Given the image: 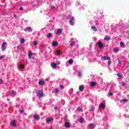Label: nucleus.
<instances>
[{"label": "nucleus", "instance_id": "aec40b11", "mask_svg": "<svg viewBox=\"0 0 129 129\" xmlns=\"http://www.w3.org/2000/svg\"><path fill=\"white\" fill-rule=\"evenodd\" d=\"M96 85V82H92L90 83L91 86H95Z\"/></svg>", "mask_w": 129, "mask_h": 129}, {"label": "nucleus", "instance_id": "20e7f679", "mask_svg": "<svg viewBox=\"0 0 129 129\" xmlns=\"http://www.w3.org/2000/svg\"><path fill=\"white\" fill-rule=\"evenodd\" d=\"M2 50L3 51H5V50H6V49H7V42H4L2 44Z\"/></svg>", "mask_w": 129, "mask_h": 129}, {"label": "nucleus", "instance_id": "79ce46f5", "mask_svg": "<svg viewBox=\"0 0 129 129\" xmlns=\"http://www.w3.org/2000/svg\"><path fill=\"white\" fill-rule=\"evenodd\" d=\"M51 10H55V7L53 6H51Z\"/></svg>", "mask_w": 129, "mask_h": 129}, {"label": "nucleus", "instance_id": "9b49d317", "mask_svg": "<svg viewBox=\"0 0 129 129\" xmlns=\"http://www.w3.org/2000/svg\"><path fill=\"white\" fill-rule=\"evenodd\" d=\"M19 68H20L19 69L20 71H23V69L25 68V66H24L23 64H19Z\"/></svg>", "mask_w": 129, "mask_h": 129}, {"label": "nucleus", "instance_id": "052dcab7", "mask_svg": "<svg viewBox=\"0 0 129 129\" xmlns=\"http://www.w3.org/2000/svg\"><path fill=\"white\" fill-rule=\"evenodd\" d=\"M50 1H52V0H50Z\"/></svg>", "mask_w": 129, "mask_h": 129}, {"label": "nucleus", "instance_id": "de8ad7c7", "mask_svg": "<svg viewBox=\"0 0 129 129\" xmlns=\"http://www.w3.org/2000/svg\"><path fill=\"white\" fill-rule=\"evenodd\" d=\"M20 113H23V112H24V111H23L22 110H20Z\"/></svg>", "mask_w": 129, "mask_h": 129}, {"label": "nucleus", "instance_id": "a19ab883", "mask_svg": "<svg viewBox=\"0 0 129 129\" xmlns=\"http://www.w3.org/2000/svg\"><path fill=\"white\" fill-rule=\"evenodd\" d=\"M117 76H118V77H119L120 78V77H121V74H117Z\"/></svg>", "mask_w": 129, "mask_h": 129}, {"label": "nucleus", "instance_id": "13d9d810", "mask_svg": "<svg viewBox=\"0 0 129 129\" xmlns=\"http://www.w3.org/2000/svg\"><path fill=\"white\" fill-rule=\"evenodd\" d=\"M79 6L80 5V3L78 2Z\"/></svg>", "mask_w": 129, "mask_h": 129}, {"label": "nucleus", "instance_id": "0eeeda50", "mask_svg": "<svg viewBox=\"0 0 129 129\" xmlns=\"http://www.w3.org/2000/svg\"><path fill=\"white\" fill-rule=\"evenodd\" d=\"M62 33V29H57V31H55V34L57 35H60Z\"/></svg>", "mask_w": 129, "mask_h": 129}, {"label": "nucleus", "instance_id": "ddd939ff", "mask_svg": "<svg viewBox=\"0 0 129 129\" xmlns=\"http://www.w3.org/2000/svg\"><path fill=\"white\" fill-rule=\"evenodd\" d=\"M33 118L36 120H39V119H40V116L38 115H34Z\"/></svg>", "mask_w": 129, "mask_h": 129}, {"label": "nucleus", "instance_id": "58836bf2", "mask_svg": "<svg viewBox=\"0 0 129 129\" xmlns=\"http://www.w3.org/2000/svg\"><path fill=\"white\" fill-rule=\"evenodd\" d=\"M83 122V119L82 118V117H81L80 118V122H81V123H82Z\"/></svg>", "mask_w": 129, "mask_h": 129}, {"label": "nucleus", "instance_id": "f704fd0d", "mask_svg": "<svg viewBox=\"0 0 129 129\" xmlns=\"http://www.w3.org/2000/svg\"><path fill=\"white\" fill-rule=\"evenodd\" d=\"M47 38H51V37H52V35L51 34V33H48L47 35Z\"/></svg>", "mask_w": 129, "mask_h": 129}, {"label": "nucleus", "instance_id": "f257e3e1", "mask_svg": "<svg viewBox=\"0 0 129 129\" xmlns=\"http://www.w3.org/2000/svg\"><path fill=\"white\" fill-rule=\"evenodd\" d=\"M37 96L38 97V98H42L44 96V92L43 90H39L37 93Z\"/></svg>", "mask_w": 129, "mask_h": 129}, {"label": "nucleus", "instance_id": "8fccbe9b", "mask_svg": "<svg viewBox=\"0 0 129 129\" xmlns=\"http://www.w3.org/2000/svg\"><path fill=\"white\" fill-rule=\"evenodd\" d=\"M3 83V80L0 79V84H2Z\"/></svg>", "mask_w": 129, "mask_h": 129}, {"label": "nucleus", "instance_id": "bb28decb", "mask_svg": "<svg viewBox=\"0 0 129 129\" xmlns=\"http://www.w3.org/2000/svg\"><path fill=\"white\" fill-rule=\"evenodd\" d=\"M16 92H15V91H12V92L11 93V96H16Z\"/></svg>", "mask_w": 129, "mask_h": 129}, {"label": "nucleus", "instance_id": "7c9ffc66", "mask_svg": "<svg viewBox=\"0 0 129 129\" xmlns=\"http://www.w3.org/2000/svg\"><path fill=\"white\" fill-rule=\"evenodd\" d=\"M77 110L78 111H81L82 110V108L81 107H78Z\"/></svg>", "mask_w": 129, "mask_h": 129}, {"label": "nucleus", "instance_id": "2f4dec72", "mask_svg": "<svg viewBox=\"0 0 129 129\" xmlns=\"http://www.w3.org/2000/svg\"><path fill=\"white\" fill-rule=\"evenodd\" d=\"M39 7V5L38 4H35L32 5V8H38Z\"/></svg>", "mask_w": 129, "mask_h": 129}, {"label": "nucleus", "instance_id": "09e8293b", "mask_svg": "<svg viewBox=\"0 0 129 129\" xmlns=\"http://www.w3.org/2000/svg\"><path fill=\"white\" fill-rule=\"evenodd\" d=\"M4 55L0 56V60L3 59L4 58Z\"/></svg>", "mask_w": 129, "mask_h": 129}, {"label": "nucleus", "instance_id": "423d86ee", "mask_svg": "<svg viewBox=\"0 0 129 129\" xmlns=\"http://www.w3.org/2000/svg\"><path fill=\"white\" fill-rule=\"evenodd\" d=\"M64 126L67 127V128H69L70 126H71V125L70 124V123L68 122H66L64 123Z\"/></svg>", "mask_w": 129, "mask_h": 129}, {"label": "nucleus", "instance_id": "412c9836", "mask_svg": "<svg viewBox=\"0 0 129 129\" xmlns=\"http://www.w3.org/2000/svg\"><path fill=\"white\" fill-rule=\"evenodd\" d=\"M51 67L52 68H56V67H57V64H56V63L53 62L52 63H51Z\"/></svg>", "mask_w": 129, "mask_h": 129}, {"label": "nucleus", "instance_id": "5701e85b", "mask_svg": "<svg viewBox=\"0 0 129 129\" xmlns=\"http://www.w3.org/2000/svg\"><path fill=\"white\" fill-rule=\"evenodd\" d=\"M53 92L56 94L58 93V92H59V89L57 88L54 89V90H53Z\"/></svg>", "mask_w": 129, "mask_h": 129}, {"label": "nucleus", "instance_id": "a878e982", "mask_svg": "<svg viewBox=\"0 0 129 129\" xmlns=\"http://www.w3.org/2000/svg\"><path fill=\"white\" fill-rule=\"evenodd\" d=\"M120 47H122V48H124V43L122 42H120Z\"/></svg>", "mask_w": 129, "mask_h": 129}, {"label": "nucleus", "instance_id": "f03ea898", "mask_svg": "<svg viewBox=\"0 0 129 129\" xmlns=\"http://www.w3.org/2000/svg\"><path fill=\"white\" fill-rule=\"evenodd\" d=\"M101 59L103 61H106V60H108L109 61H110V57L107 56H102L101 57Z\"/></svg>", "mask_w": 129, "mask_h": 129}, {"label": "nucleus", "instance_id": "c9c22d12", "mask_svg": "<svg viewBox=\"0 0 129 129\" xmlns=\"http://www.w3.org/2000/svg\"><path fill=\"white\" fill-rule=\"evenodd\" d=\"M56 55H57V56H59V55H60V51H59V50H56Z\"/></svg>", "mask_w": 129, "mask_h": 129}, {"label": "nucleus", "instance_id": "6e6d98bb", "mask_svg": "<svg viewBox=\"0 0 129 129\" xmlns=\"http://www.w3.org/2000/svg\"><path fill=\"white\" fill-rule=\"evenodd\" d=\"M118 64H119V63H120V59L118 60Z\"/></svg>", "mask_w": 129, "mask_h": 129}, {"label": "nucleus", "instance_id": "72a5a7b5", "mask_svg": "<svg viewBox=\"0 0 129 129\" xmlns=\"http://www.w3.org/2000/svg\"><path fill=\"white\" fill-rule=\"evenodd\" d=\"M33 45H34V46H37V45H38V42L36 41H34Z\"/></svg>", "mask_w": 129, "mask_h": 129}, {"label": "nucleus", "instance_id": "3c124183", "mask_svg": "<svg viewBox=\"0 0 129 129\" xmlns=\"http://www.w3.org/2000/svg\"><path fill=\"white\" fill-rule=\"evenodd\" d=\"M19 10L20 11H23V7H20Z\"/></svg>", "mask_w": 129, "mask_h": 129}, {"label": "nucleus", "instance_id": "f8f14e48", "mask_svg": "<svg viewBox=\"0 0 129 129\" xmlns=\"http://www.w3.org/2000/svg\"><path fill=\"white\" fill-rule=\"evenodd\" d=\"M99 108L104 109L105 108V105H104V103H101L99 106Z\"/></svg>", "mask_w": 129, "mask_h": 129}, {"label": "nucleus", "instance_id": "4be33fe9", "mask_svg": "<svg viewBox=\"0 0 129 129\" xmlns=\"http://www.w3.org/2000/svg\"><path fill=\"white\" fill-rule=\"evenodd\" d=\"M104 40L105 41H109V40H110V37H105L104 38Z\"/></svg>", "mask_w": 129, "mask_h": 129}, {"label": "nucleus", "instance_id": "4d7b16f0", "mask_svg": "<svg viewBox=\"0 0 129 129\" xmlns=\"http://www.w3.org/2000/svg\"><path fill=\"white\" fill-rule=\"evenodd\" d=\"M14 16L15 18H17V16L15 14L14 15Z\"/></svg>", "mask_w": 129, "mask_h": 129}, {"label": "nucleus", "instance_id": "c756f323", "mask_svg": "<svg viewBox=\"0 0 129 129\" xmlns=\"http://www.w3.org/2000/svg\"><path fill=\"white\" fill-rule=\"evenodd\" d=\"M68 62L69 64H72L73 63V59H70L69 60Z\"/></svg>", "mask_w": 129, "mask_h": 129}, {"label": "nucleus", "instance_id": "cd10ccee", "mask_svg": "<svg viewBox=\"0 0 129 129\" xmlns=\"http://www.w3.org/2000/svg\"><path fill=\"white\" fill-rule=\"evenodd\" d=\"M128 100H127V99H122L121 101H120V102H124V103H125V102H127Z\"/></svg>", "mask_w": 129, "mask_h": 129}, {"label": "nucleus", "instance_id": "bf43d9fd", "mask_svg": "<svg viewBox=\"0 0 129 129\" xmlns=\"http://www.w3.org/2000/svg\"><path fill=\"white\" fill-rule=\"evenodd\" d=\"M37 3V2H34V4H36Z\"/></svg>", "mask_w": 129, "mask_h": 129}, {"label": "nucleus", "instance_id": "864d4df0", "mask_svg": "<svg viewBox=\"0 0 129 129\" xmlns=\"http://www.w3.org/2000/svg\"><path fill=\"white\" fill-rule=\"evenodd\" d=\"M58 107L57 106L54 107V109H57Z\"/></svg>", "mask_w": 129, "mask_h": 129}, {"label": "nucleus", "instance_id": "5fc2aeb1", "mask_svg": "<svg viewBox=\"0 0 129 129\" xmlns=\"http://www.w3.org/2000/svg\"><path fill=\"white\" fill-rule=\"evenodd\" d=\"M64 121H65V122H67V119L64 118Z\"/></svg>", "mask_w": 129, "mask_h": 129}, {"label": "nucleus", "instance_id": "603ef678", "mask_svg": "<svg viewBox=\"0 0 129 129\" xmlns=\"http://www.w3.org/2000/svg\"><path fill=\"white\" fill-rule=\"evenodd\" d=\"M93 39L94 41H96V37H93Z\"/></svg>", "mask_w": 129, "mask_h": 129}, {"label": "nucleus", "instance_id": "a211bd4d", "mask_svg": "<svg viewBox=\"0 0 129 129\" xmlns=\"http://www.w3.org/2000/svg\"><path fill=\"white\" fill-rule=\"evenodd\" d=\"M91 29H92V30H93V31H94V32H97V28H96V27H95L94 26H92L91 27Z\"/></svg>", "mask_w": 129, "mask_h": 129}, {"label": "nucleus", "instance_id": "b1692460", "mask_svg": "<svg viewBox=\"0 0 129 129\" xmlns=\"http://www.w3.org/2000/svg\"><path fill=\"white\" fill-rule=\"evenodd\" d=\"M94 110V106L92 105L90 107V111H93Z\"/></svg>", "mask_w": 129, "mask_h": 129}, {"label": "nucleus", "instance_id": "f3484780", "mask_svg": "<svg viewBox=\"0 0 129 129\" xmlns=\"http://www.w3.org/2000/svg\"><path fill=\"white\" fill-rule=\"evenodd\" d=\"M83 89H84V86L81 85L79 86V91H81V92L83 91Z\"/></svg>", "mask_w": 129, "mask_h": 129}, {"label": "nucleus", "instance_id": "ea45409f", "mask_svg": "<svg viewBox=\"0 0 129 129\" xmlns=\"http://www.w3.org/2000/svg\"><path fill=\"white\" fill-rule=\"evenodd\" d=\"M75 42L74 41H72V43L70 44L71 46H73L74 45H75Z\"/></svg>", "mask_w": 129, "mask_h": 129}, {"label": "nucleus", "instance_id": "4c0bfd02", "mask_svg": "<svg viewBox=\"0 0 129 129\" xmlns=\"http://www.w3.org/2000/svg\"><path fill=\"white\" fill-rule=\"evenodd\" d=\"M78 75L79 77H81V72H78Z\"/></svg>", "mask_w": 129, "mask_h": 129}, {"label": "nucleus", "instance_id": "6e6552de", "mask_svg": "<svg viewBox=\"0 0 129 129\" xmlns=\"http://www.w3.org/2000/svg\"><path fill=\"white\" fill-rule=\"evenodd\" d=\"M24 31L25 32H27V31H28V32H32L33 29L31 27H27L25 28Z\"/></svg>", "mask_w": 129, "mask_h": 129}, {"label": "nucleus", "instance_id": "c85d7f7f", "mask_svg": "<svg viewBox=\"0 0 129 129\" xmlns=\"http://www.w3.org/2000/svg\"><path fill=\"white\" fill-rule=\"evenodd\" d=\"M24 42H25V39L24 38L20 39V43H21L22 44H24Z\"/></svg>", "mask_w": 129, "mask_h": 129}, {"label": "nucleus", "instance_id": "7ed1b4c3", "mask_svg": "<svg viewBox=\"0 0 129 129\" xmlns=\"http://www.w3.org/2000/svg\"><path fill=\"white\" fill-rule=\"evenodd\" d=\"M74 22H75L74 17H71L69 21L70 25H71V26H74V23H75Z\"/></svg>", "mask_w": 129, "mask_h": 129}, {"label": "nucleus", "instance_id": "e433bc0d", "mask_svg": "<svg viewBox=\"0 0 129 129\" xmlns=\"http://www.w3.org/2000/svg\"><path fill=\"white\" fill-rule=\"evenodd\" d=\"M17 49L18 50H21V49H22V45H19L17 46Z\"/></svg>", "mask_w": 129, "mask_h": 129}, {"label": "nucleus", "instance_id": "4468645a", "mask_svg": "<svg viewBox=\"0 0 129 129\" xmlns=\"http://www.w3.org/2000/svg\"><path fill=\"white\" fill-rule=\"evenodd\" d=\"M38 84H39V85H44V84H45V82H44L43 80H40L38 82Z\"/></svg>", "mask_w": 129, "mask_h": 129}, {"label": "nucleus", "instance_id": "37998d69", "mask_svg": "<svg viewBox=\"0 0 129 129\" xmlns=\"http://www.w3.org/2000/svg\"><path fill=\"white\" fill-rule=\"evenodd\" d=\"M59 88H61V89H63V88H64V86L63 85H60L59 86Z\"/></svg>", "mask_w": 129, "mask_h": 129}, {"label": "nucleus", "instance_id": "9d476101", "mask_svg": "<svg viewBox=\"0 0 129 129\" xmlns=\"http://www.w3.org/2000/svg\"><path fill=\"white\" fill-rule=\"evenodd\" d=\"M97 44L98 45L99 48H100V49L103 48V44H102V42H99L97 43Z\"/></svg>", "mask_w": 129, "mask_h": 129}, {"label": "nucleus", "instance_id": "393cba45", "mask_svg": "<svg viewBox=\"0 0 129 129\" xmlns=\"http://www.w3.org/2000/svg\"><path fill=\"white\" fill-rule=\"evenodd\" d=\"M32 52L31 51H29V53H28V58L29 59H31V56H32Z\"/></svg>", "mask_w": 129, "mask_h": 129}, {"label": "nucleus", "instance_id": "a18cd8bd", "mask_svg": "<svg viewBox=\"0 0 129 129\" xmlns=\"http://www.w3.org/2000/svg\"><path fill=\"white\" fill-rule=\"evenodd\" d=\"M107 64L108 65H110V64H111V61L110 60L108 61Z\"/></svg>", "mask_w": 129, "mask_h": 129}, {"label": "nucleus", "instance_id": "c03bdc74", "mask_svg": "<svg viewBox=\"0 0 129 129\" xmlns=\"http://www.w3.org/2000/svg\"><path fill=\"white\" fill-rule=\"evenodd\" d=\"M112 94H113V93L112 92L108 93L109 96H111V95H112Z\"/></svg>", "mask_w": 129, "mask_h": 129}, {"label": "nucleus", "instance_id": "39448f33", "mask_svg": "<svg viewBox=\"0 0 129 129\" xmlns=\"http://www.w3.org/2000/svg\"><path fill=\"white\" fill-rule=\"evenodd\" d=\"M95 128V125L93 123L89 124L88 126V128L89 129H94Z\"/></svg>", "mask_w": 129, "mask_h": 129}, {"label": "nucleus", "instance_id": "473e14b6", "mask_svg": "<svg viewBox=\"0 0 129 129\" xmlns=\"http://www.w3.org/2000/svg\"><path fill=\"white\" fill-rule=\"evenodd\" d=\"M120 84H121L122 86H124V85H125V83L124 82H122L120 83Z\"/></svg>", "mask_w": 129, "mask_h": 129}, {"label": "nucleus", "instance_id": "49530a36", "mask_svg": "<svg viewBox=\"0 0 129 129\" xmlns=\"http://www.w3.org/2000/svg\"><path fill=\"white\" fill-rule=\"evenodd\" d=\"M61 102L63 103V104H65V101L64 100H62Z\"/></svg>", "mask_w": 129, "mask_h": 129}, {"label": "nucleus", "instance_id": "2eb2a0df", "mask_svg": "<svg viewBox=\"0 0 129 129\" xmlns=\"http://www.w3.org/2000/svg\"><path fill=\"white\" fill-rule=\"evenodd\" d=\"M10 124L12 125V126H16V120H13L10 122Z\"/></svg>", "mask_w": 129, "mask_h": 129}, {"label": "nucleus", "instance_id": "6ab92c4d", "mask_svg": "<svg viewBox=\"0 0 129 129\" xmlns=\"http://www.w3.org/2000/svg\"><path fill=\"white\" fill-rule=\"evenodd\" d=\"M119 49L118 47H116L115 48L113 49V52L114 53H117V52H118Z\"/></svg>", "mask_w": 129, "mask_h": 129}, {"label": "nucleus", "instance_id": "dca6fc26", "mask_svg": "<svg viewBox=\"0 0 129 129\" xmlns=\"http://www.w3.org/2000/svg\"><path fill=\"white\" fill-rule=\"evenodd\" d=\"M52 45L53 46V47H56V46L58 45V42H57V41H53Z\"/></svg>", "mask_w": 129, "mask_h": 129}, {"label": "nucleus", "instance_id": "1a4fd4ad", "mask_svg": "<svg viewBox=\"0 0 129 129\" xmlns=\"http://www.w3.org/2000/svg\"><path fill=\"white\" fill-rule=\"evenodd\" d=\"M46 120L47 123H50L51 121H53V118H46Z\"/></svg>", "mask_w": 129, "mask_h": 129}]
</instances>
